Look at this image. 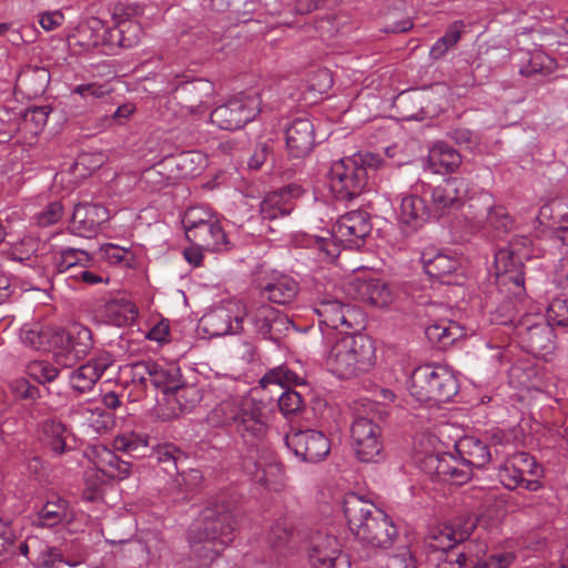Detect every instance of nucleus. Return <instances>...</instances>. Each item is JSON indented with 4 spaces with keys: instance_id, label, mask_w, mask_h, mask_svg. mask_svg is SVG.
Segmentation results:
<instances>
[{
    "instance_id": "27",
    "label": "nucleus",
    "mask_w": 568,
    "mask_h": 568,
    "mask_svg": "<svg viewBox=\"0 0 568 568\" xmlns=\"http://www.w3.org/2000/svg\"><path fill=\"white\" fill-rule=\"evenodd\" d=\"M286 446L304 462L316 463L320 458L318 436L314 430H300L285 436Z\"/></svg>"
},
{
    "instance_id": "64",
    "label": "nucleus",
    "mask_w": 568,
    "mask_h": 568,
    "mask_svg": "<svg viewBox=\"0 0 568 568\" xmlns=\"http://www.w3.org/2000/svg\"><path fill=\"white\" fill-rule=\"evenodd\" d=\"M33 562L40 568H58L63 559L58 548L48 546L39 556L33 558Z\"/></svg>"
},
{
    "instance_id": "25",
    "label": "nucleus",
    "mask_w": 568,
    "mask_h": 568,
    "mask_svg": "<svg viewBox=\"0 0 568 568\" xmlns=\"http://www.w3.org/2000/svg\"><path fill=\"white\" fill-rule=\"evenodd\" d=\"M74 519V513L69 503L60 497L48 500L37 513L32 520L36 529L51 528L59 525H68Z\"/></svg>"
},
{
    "instance_id": "26",
    "label": "nucleus",
    "mask_w": 568,
    "mask_h": 568,
    "mask_svg": "<svg viewBox=\"0 0 568 568\" xmlns=\"http://www.w3.org/2000/svg\"><path fill=\"white\" fill-rule=\"evenodd\" d=\"M456 452L463 463L473 471L474 468H484L491 462L493 454L484 439L474 436H464L455 444Z\"/></svg>"
},
{
    "instance_id": "7",
    "label": "nucleus",
    "mask_w": 568,
    "mask_h": 568,
    "mask_svg": "<svg viewBox=\"0 0 568 568\" xmlns=\"http://www.w3.org/2000/svg\"><path fill=\"white\" fill-rule=\"evenodd\" d=\"M457 390L456 378L444 366L422 365L410 376L409 392L422 403H446Z\"/></svg>"
},
{
    "instance_id": "56",
    "label": "nucleus",
    "mask_w": 568,
    "mask_h": 568,
    "mask_svg": "<svg viewBox=\"0 0 568 568\" xmlns=\"http://www.w3.org/2000/svg\"><path fill=\"white\" fill-rule=\"evenodd\" d=\"M447 136L460 148L469 151H474L480 144V138L475 132L464 126L452 128L447 132Z\"/></svg>"
},
{
    "instance_id": "37",
    "label": "nucleus",
    "mask_w": 568,
    "mask_h": 568,
    "mask_svg": "<svg viewBox=\"0 0 568 568\" xmlns=\"http://www.w3.org/2000/svg\"><path fill=\"white\" fill-rule=\"evenodd\" d=\"M201 398L200 390L195 385H181L178 383L176 388H173L166 396V402L172 405V412L176 415L191 409Z\"/></svg>"
},
{
    "instance_id": "48",
    "label": "nucleus",
    "mask_w": 568,
    "mask_h": 568,
    "mask_svg": "<svg viewBox=\"0 0 568 568\" xmlns=\"http://www.w3.org/2000/svg\"><path fill=\"white\" fill-rule=\"evenodd\" d=\"M514 555L510 552H501L489 556L486 560H477L474 566H466L463 564L437 562V568H507L511 565Z\"/></svg>"
},
{
    "instance_id": "28",
    "label": "nucleus",
    "mask_w": 568,
    "mask_h": 568,
    "mask_svg": "<svg viewBox=\"0 0 568 568\" xmlns=\"http://www.w3.org/2000/svg\"><path fill=\"white\" fill-rule=\"evenodd\" d=\"M41 438L54 454L62 455L71 449L73 436L70 429L60 420L47 419L41 424Z\"/></svg>"
},
{
    "instance_id": "61",
    "label": "nucleus",
    "mask_w": 568,
    "mask_h": 568,
    "mask_svg": "<svg viewBox=\"0 0 568 568\" xmlns=\"http://www.w3.org/2000/svg\"><path fill=\"white\" fill-rule=\"evenodd\" d=\"M53 361L52 363L61 368H69L74 366L79 361L82 359L78 354L74 353L65 343L62 345H52Z\"/></svg>"
},
{
    "instance_id": "30",
    "label": "nucleus",
    "mask_w": 568,
    "mask_h": 568,
    "mask_svg": "<svg viewBox=\"0 0 568 568\" xmlns=\"http://www.w3.org/2000/svg\"><path fill=\"white\" fill-rule=\"evenodd\" d=\"M178 90L184 106L190 112H196L201 106L209 104L214 88L210 81L200 79L184 83Z\"/></svg>"
},
{
    "instance_id": "49",
    "label": "nucleus",
    "mask_w": 568,
    "mask_h": 568,
    "mask_svg": "<svg viewBox=\"0 0 568 568\" xmlns=\"http://www.w3.org/2000/svg\"><path fill=\"white\" fill-rule=\"evenodd\" d=\"M471 546L473 542L469 541L463 546V549L460 548V544H457L453 548H449V550H444L438 554L437 560L438 562H447L450 564L452 561L455 564H463L466 566H474L476 565V560L474 556L471 555Z\"/></svg>"
},
{
    "instance_id": "15",
    "label": "nucleus",
    "mask_w": 568,
    "mask_h": 568,
    "mask_svg": "<svg viewBox=\"0 0 568 568\" xmlns=\"http://www.w3.org/2000/svg\"><path fill=\"white\" fill-rule=\"evenodd\" d=\"M496 280L499 286L513 285V294L525 293V273L523 258L511 248H501L495 254Z\"/></svg>"
},
{
    "instance_id": "46",
    "label": "nucleus",
    "mask_w": 568,
    "mask_h": 568,
    "mask_svg": "<svg viewBox=\"0 0 568 568\" xmlns=\"http://www.w3.org/2000/svg\"><path fill=\"white\" fill-rule=\"evenodd\" d=\"M565 203L562 200L556 199L544 204L538 214L540 224L548 225L556 232L558 225H562L566 214L562 213Z\"/></svg>"
},
{
    "instance_id": "5",
    "label": "nucleus",
    "mask_w": 568,
    "mask_h": 568,
    "mask_svg": "<svg viewBox=\"0 0 568 568\" xmlns=\"http://www.w3.org/2000/svg\"><path fill=\"white\" fill-rule=\"evenodd\" d=\"M439 440L434 435H423L416 445V462L432 478L453 485H463L471 478V470L459 456L435 450Z\"/></svg>"
},
{
    "instance_id": "13",
    "label": "nucleus",
    "mask_w": 568,
    "mask_h": 568,
    "mask_svg": "<svg viewBox=\"0 0 568 568\" xmlns=\"http://www.w3.org/2000/svg\"><path fill=\"white\" fill-rule=\"evenodd\" d=\"M254 333L265 339L277 342L290 329L292 323L278 310L261 304L246 312Z\"/></svg>"
},
{
    "instance_id": "33",
    "label": "nucleus",
    "mask_w": 568,
    "mask_h": 568,
    "mask_svg": "<svg viewBox=\"0 0 568 568\" xmlns=\"http://www.w3.org/2000/svg\"><path fill=\"white\" fill-rule=\"evenodd\" d=\"M59 335L61 336V339L58 341V345L65 343V345L82 358L85 357L92 348V334L85 326L75 324L67 332L59 327Z\"/></svg>"
},
{
    "instance_id": "39",
    "label": "nucleus",
    "mask_w": 568,
    "mask_h": 568,
    "mask_svg": "<svg viewBox=\"0 0 568 568\" xmlns=\"http://www.w3.org/2000/svg\"><path fill=\"white\" fill-rule=\"evenodd\" d=\"M425 334L430 342L439 343L443 346H446L463 336L462 327L456 322L452 321H440L429 325L425 329Z\"/></svg>"
},
{
    "instance_id": "36",
    "label": "nucleus",
    "mask_w": 568,
    "mask_h": 568,
    "mask_svg": "<svg viewBox=\"0 0 568 568\" xmlns=\"http://www.w3.org/2000/svg\"><path fill=\"white\" fill-rule=\"evenodd\" d=\"M322 568H351V560L337 537L327 534L322 538Z\"/></svg>"
},
{
    "instance_id": "62",
    "label": "nucleus",
    "mask_w": 568,
    "mask_h": 568,
    "mask_svg": "<svg viewBox=\"0 0 568 568\" xmlns=\"http://www.w3.org/2000/svg\"><path fill=\"white\" fill-rule=\"evenodd\" d=\"M303 405L302 394L295 390H285L278 398V407L282 414L290 415L297 413Z\"/></svg>"
},
{
    "instance_id": "31",
    "label": "nucleus",
    "mask_w": 568,
    "mask_h": 568,
    "mask_svg": "<svg viewBox=\"0 0 568 568\" xmlns=\"http://www.w3.org/2000/svg\"><path fill=\"white\" fill-rule=\"evenodd\" d=\"M104 321L114 326H124L134 323L138 317L135 304L125 298H114L105 303L102 308Z\"/></svg>"
},
{
    "instance_id": "41",
    "label": "nucleus",
    "mask_w": 568,
    "mask_h": 568,
    "mask_svg": "<svg viewBox=\"0 0 568 568\" xmlns=\"http://www.w3.org/2000/svg\"><path fill=\"white\" fill-rule=\"evenodd\" d=\"M149 445L148 436L136 433H126L119 435L113 440L115 450L130 454L132 456H142Z\"/></svg>"
},
{
    "instance_id": "63",
    "label": "nucleus",
    "mask_w": 568,
    "mask_h": 568,
    "mask_svg": "<svg viewBox=\"0 0 568 568\" xmlns=\"http://www.w3.org/2000/svg\"><path fill=\"white\" fill-rule=\"evenodd\" d=\"M63 214V206L60 202L49 203L41 212L36 215L38 225L50 226L60 221Z\"/></svg>"
},
{
    "instance_id": "42",
    "label": "nucleus",
    "mask_w": 568,
    "mask_h": 568,
    "mask_svg": "<svg viewBox=\"0 0 568 568\" xmlns=\"http://www.w3.org/2000/svg\"><path fill=\"white\" fill-rule=\"evenodd\" d=\"M154 455L156 460L163 465V469L169 474L173 471L180 473L181 465L187 459V457L172 444L159 446Z\"/></svg>"
},
{
    "instance_id": "11",
    "label": "nucleus",
    "mask_w": 568,
    "mask_h": 568,
    "mask_svg": "<svg viewBox=\"0 0 568 568\" xmlns=\"http://www.w3.org/2000/svg\"><path fill=\"white\" fill-rule=\"evenodd\" d=\"M245 315L240 303L227 302L205 314L200 323L210 337H221L241 332Z\"/></svg>"
},
{
    "instance_id": "21",
    "label": "nucleus",
    "mask_w": 568,
    "mask_h": 568,
    "mask_svg": "<svg viewBox=\"0 0 568 568\" xmlns=\"http://www.w3.org/2000/svg\"><path fill=\"white\" fill-rule=\"evenodd\" d=\"M22 344L31 349L49 352L61 339L59 327L42 322H29L20 328Z\"/></svg>"
},
{
    "instance_id": "34",
    "label": "nucleus",
    "mask_w": 568,
    "mask_h": 568,
    "mask_svg": "<svg viewBox=\"0 0 568 568\" xmlns=\"http://www.w3.org/2000/svg\"><path fill=\"white\" fill-rule=\"evenodd\" d=\"M90 262L89 253L80 248L65 247L52 254V268L57 274H62L77 266L87 267Z\"/></svg>"
},
{
    "instance_id": "29",
    "label": "nucleus",
    "mask_w": 568,
    "mask_h": 568,
    "mask_svg": "<svg viewBox=\"0 0 568 568\" xmlns=\"http://www.w3.org/2000/svg\"><path fill=\"white\" fill-rule=\"evenodd\" d=\"M428 162L435 173L447 174L460 166L462 155L446 142H437L429 150Z\"/></svg>"
},
{
    "instance_id": "53",
    "label": "nucleus",
    "mask_w": 568,
    "mask_h": 568,
    "mask_svg": "<svg viewBox=\"0 0 568 568\" xmlns=\"http://www.w3.org/2000/svg\"><path fill=\"white\" fill-rule=\"evenodd\" d=\"M546 320L551 326H568V298H554L547 307Z\"/></svg>"
},
{
    "instance_id": "43",
    "label": "nucleus",
    "mask_w": 568,
    "mask_h": 568,
    "mask_svg": "<svg viewBox=\"0 0 568 568\" xmlns=\"http://www.w3.org/2000/svg\"><path fill=\"white\" fill-rule=\"evenodd\" d=\"M521 463L523 457L513 456L498 469V477L508 489H515L524 484L525 474L518 468Z\"/></svg>"
},
{
    "instance_id": "58",
    "label": "nucleus",
    "mask_w": 568,
    "mask_h": 568,
    "mask_svg": "<svg viewBox=\"0 0 568 568\" xmlns=\"http://www.w3.org/2000/svg\"><path fill=\"white\" fill-rule=\"evenodd\" d=\"M47 547L48 545L39 534H32L21 541L18 547H14V549L16 554L19 552L28 557L30 561H33V558L39 556Z\"/></svg>"
},
{
    "instance_id": "22",
    "label": "nucleus",
    "mask_w": 568,
    "mask_h": 568,
    "mask_svg": "<svg viewBox=\"0 0 568 568\" xmlns=\"http://www.w3.org/2000/svg\"><path fill=\"white\" fill-rule=\"evenodd\" d=\"M186 239L193 245L203 247L209 252H223L231 247L226 233L216 217L206 222L201 227L190 231Z\"/></svg>"
},
{
    "instance_id": "35",
    "label": "nucleus",
    "mask_w": 568,
    "mask_h": 568,
    "mask_svg": "<svg viewBox=\"0 0 568 568\" xmlns=\"http://www.w3.org/2000/svg\"><path fill=\"white\" fill-rule=\"evenodd\" d=\"M298 292V284L290 276L281 275L263 288V294L273 303L287 304Z\"/></svg>"
},
{
    "instance_id": "32",
    "label": "nucleus",
    "mask_w": 568,
    "mask_h": 568,
    "mask_svg": "<svg viewBox=\"0 0 568 568\" xmlns=\"http://www.w3.org/2000/svg\"><path fill=\"white\" fill-rule=\"evenodd\" d=\"M293 210V197L288 189L268 193L261 202L260 212L265 220L288 215Z\"/></svg>"
},
{
    "instance_id": "50",
    "label": "nucleus",
    "mask_w": 568,
    "mask_h": 568,
    "mask_svg": "<svg viewBox=\"0 0 568 568\" xmlns=\"http://www.w3.org/2000/svg\"><path fill=\"white\" fill-rule=\"evenodd\" d=\"M80 33L83 39H87L88 47H102V42L105 41L103 37L106 34V26L101 19L91 17L81 27Z\"/></svg>"
},
{
    "instance_id": "3",
    "label": "nucleus",
    "mask_w": 568,
    "mask_h": 568,
    "mask_svg": "<svg viewBox=\"0 0 568 568\" xmlns=\"http://www.w3.org/2000/svg\"><path fill=\"white\" fill-rule=\"evenodd\" d=\"M235 519L224 506L207 507L187 534L192 556L200 565L214 561L233 539Z\"/></svg>"
},
{
    "instance_id": "8",
    "label": "nucleus",
    "mask_w": 568,
    "mask_h": 568,
    "mask_svg": "<svg viewBox=\"0 0 568 568\" xmlns=\"http://www.w3.org/2000/svg\"><path fill=\"white\" fill-rule=\"evenodd\" d=\"M322 325L332 329L341 328V334L355 328L359 312L344 302V291L339 280H327L322 283Z\"/></svg>"
},
{
    "instance_id": "52",
    "label": "nucleus",
    "mask_w": 568,
    "mask_h": 568,
    "mask_svg": "<svg viewBox=\"0 0 568 568\" xmlns=\"http://www.w3.org/2000/svg\"><path fill=\"white\" fill-rule=\"evenodd\" d=\"M205 164L204 156L199 152H185L176 158V166L183 176H194L200 173Z\"/></svg>"
},
{
    "instance_id": "38",
    "label": "nucleus",
    "mask_w": 568,
    "mask_h": 568,
    "mask_svg": "<svg viewBox=\"0 0 568 568\" xmlns=\"http://www.w3.org/2000/svg\"><path fill=\"white\" fill-rule=\"evenodd\" d=\"M24 374L38 384L47 386L59 377L60 369L47 359H33L26 364Z\"/></svg>"
},
{
    "instance_id": "9",
    "label": "nucleus",
    "mask_w": 568,
    "mask_h": 568,
    "mask_svg": "<svg viewBox=\"0 0 568 568\" xmlns=\"http://www.w3.org/2000/svg\"><path fill=\"white\" fill-rule=\"evenodd\" d=\"M368 183V173L352 158L334 162L327 175V185L336 200L348 201L358 196Z\"/></svg>"
},
{
    "instance_id": "14",
    "label": "nucleus",
    "mask_w": 568,
    "mask_h": 568,
    "mask_svg": "<svg viewBox=\"0 0 568 568\" xmlns=\"http://www.w3.org/2000/svg\"><path fill=\"white\" fill-rule=\"evenodd\" d=\"M476 524L477 519L471 516L457 518L438 531L432 532L426 541L427 548L433 554L449 550L457 544L465 542L476 528Z\"/></svg>"
},
{
    "instance_id": "23",
    "label": "nucleus",
    "mask_w": 568,
    "mask_h": 568,
    "mask_svg": "<svg viewBox=\"0 0 568 568\" xmlns=\"http://www.w3.org/2000/svg\"><path fill=\"white\" fill-rule=\"evenodd\" d=\"M285 136L288 153L294 158H302L308 154L314 148V124L307 118L296 119L287 128Z\"/></svg>"
},
{
    "instance_id": "51",
    "label": "nucleus",
    "mask_w": 568,
    "mask_h": 568,
    "mask_svg": "<svg viewBox=\"0 0 568 568\" xmlns=\"http://www.w3.org/2000/svg\"><path fill=\"white\" fill-rule=\"evenodd\" d=\"M345 241H339L335 236L334 229L324 231L322 229V263H334L339 256Z\"/></svg>"
},
{
    "instance_id": "60",
    "label": "nucleus",
    "mask_w": 568,
    "mask_h": 568,
    "mask_svg": "<svg viewBox=\"0 0 568 568\" xmlns=\"http://www.w3.org/2000/svg\"><path fill=\"white\" fill-rule=\"evenodd\" d=\"M11 392L16 397L28 400H36L40 398V388L32 385L26 377H18L9 385Z\"/></svg>"
},
{
    "instance_id": "6",
    "label": "nucleus",
    "mask_w": 568,
    "mask_h": 568,
    "mask_svg": "<svg viewBox=\"0 0 568 568\" xmlns=\"http://www.w3.org/2000/svg\"><path fill=\"white\" fill-rule=\"evenodd\" d=\"M355 406L356 417L351 427L352 446L362 463H378L383 459L381 428L375 422L377 404L364 400Z\"/></svg>"
},
{
    "instance_id": "20",
    "label": "nucleus",
    "mask_w": 568,
    "mask_h": 568,
    "mask_svg": "<svg viewBox=\"0 0 568 568\" xmlns=\"http://www.w3.org/2000/svg\"><path fill=\"white\" fill-rule=\"evenodd\" d=\"M420 258L424 270L429 277L445 284L456 283L453 277L459 270V262L455 256L429 247L422 253Z\"/></svg>"
},
{
    "instance_id": "18",
    "label": "nucleus",
    "mask_w": 568,
    "mask_h": 568,
    "mask_svg": "<svg viewBox=\"0 0 568 568\" xmlns=\"http://www.w3.org/2000/svg\"><path fill=\"white\" fill-rule=\"evenodd\" d=\"M109 219L106 207L100 204L82 203L74 207L69 227L79 236L92 237L98 233L100 225Z\"/></svg>"
},
{
    "instance_id": "59",
    "label": "nucleus",
    "mask_w": 568,
    "mask_h": 568,
    "mask_svg": "<svg viewBox=\"0 0 568 568\" xmlns=\"http://www.w3.org/2000/svg\"><path fill=\"white\" fill-rule=\"evenodd\" d=\"M552 70V60L541 53L534 54L529 62L521 67L520 74L524 77H531L537 73L546 74Z\"/></svg>"
},
{
    "instance_id": "10",
    "label": "nucleus",
    "mask_w": 568,
    "mask_h": 568,
    "mask_svg": "<svg viewBox=\"0 0 568 568\" xmlns=\"http://www.w3.org/2000/svg\"><path fill=\"white\" fill-rule=\"evenodd\" d=\"M261 101L256 95L240 93L211 113V121L222 130H236L252 121L260 112Z\"/></svg>"
},
{
    "instance_id": "24",
    "label": "nucleus",
    "mask_w": 568,
    "mask_h": 568,
    "mask_svg": "<svg viewBox=\"0 0 568 568\" xmlns=\"http://www.w3.org/2000/svg\"><path fill=\"white\" fill-rule=\"evenodd\" d=\"M433 216L430 209L417 195H407L402 199L398 221L402 231L410 234L420 229Z\"/></svg>"
},
{
    "instance_id": "47",
    "label": "nucleus",
    "mask_w": 568,
    "mask_h": 568,
    "mask_svg": "<svg viewBox=\"0 0 568 568\" xmlns=\"http://www.w3.org/2000/svg\"><path fill=\"white\" fill-rule=\"evenodd\" d=\"M79 413L97 432H105L110 429L113 425L112 414L105 412L103 407L82 406L79 408Z\"/></svg>"
},
{
    "instance_id": "12",
    "label": "nucleus",
    "mask_w": 568,
    "mask_h": 568,
    "mask_svg": "<svg viewBox=\"0 0 568 568\" xmlns=\"http://www.w3.org/2000/svg\"><path fill=\"white\" fill-rule=\"evenodd\" d=\"M469 193V182L462 176L449 178L432 190L433 217L439 219L458 210Z\"/></svg>"
},
{
    "instance_id": "2",
    "label": "nucleus",
    "mask_w": 568,
    "mask_h": 568,
    "mask_svg": "<svg viewBox=\"0 0 568 568\" xmlns=\"http://www.w3.org/2000/svg\"><path fill=\"white\" fill-rule=\"evenodd\" d=\"M332 500L342 506L349 529L361 542L381 549L393 546L398 530L393 519L372 501L355 493L333 496Z\"/></svg>"
},
{
    "instance_id": "19",
    "label": "nucleus",
    "mask_w": 568,
    "mask_h": 568,
    "mask_svg": "<svg viewBox=\"0 0 568 568\" xmlns=\"http://www.w3.org/2000/svg\"><path fill=\"white\" fill-rule=\"evenodd\" d=\"M352 288L356 298L378 308L388 307L394 301L392 286L382 278L356 277L352 282Z\"/></svg>"
},
{
    "instance_id": "16",
    "label": "nucleus",
    "mask_w": 568,
    "mask_h": 568,
    "mask_svg": "<svg viewBox=\"0 0 568 568\" xmlns=\"http://www.w3.org/2000/svg\"><path fill=\"white\" fill-rule=\"evenodd\" d=\"M113 364L110 353L103 352L95 355L88 363L73 369L69 375V385L78 394H85L93 389L103 373Z\"/></svg>"
},
{
    "instance_id": "54",
    "label": "nucleus",
    "mask_w": 568,
    "mask_h": 568,
    "mask_svg": "<svg viewBox=\"0 0 568 568\" xmlns=\"http://www.w3.org/2000/svg\"><path fill=\"white\" fill-rule=\"evenodd\" d=\"M487 223L499 233H507L514 227V220L504 206H494L488 210Z\"/></svg>"
},
{
    "instance_id": "1",
    "label": "nucleus",
    "mask_w": 568,
    "mask_h": 568,
    "mask_svg": "<svg viewBox=\"0 0 568 568\" xmlns=\"http://www.w3.org/2000/svg\"><path fill=\"white\" fill-rule=\"evenodd\" d=\"M271 410L253 397L230 396L217 403L206 415L213 428L232 429L250 448L244 469L267 487L280 483L283 469L266 448L265 440L271 426Z\"/></svg>"
},
{
    "instance_id": "17",
    "label": "nucleus",
    "mask_w": 568,
    "mask_h": 568,
    "mask_svg": "<svg viewBox=\"0 0 568 568\" xmlns=\"http://www.w3.org/2000/svg\"><path fill=\"white\" fill-rule=\"evenodd\" d=\"M535 320V317L523 320L517 326V332L527 352L539 356L551 348L554 332L548 322L541 318Z\"/></svg>"
},
{
    "instance_id": "57",
    "label": "nucleus",
    "mask_w": 568,
    "mask_h": 568,
    "mask_svg": "<svg viewBox=\"0 0 568 568\" xmlns=\"http://www.w3.org/2000/svg\"><path fill=\"white\" fill-rule=\"evenodd\" d=\"M335 223L357 226V234L359 236H367L372 230L369 216L364 211H351L341 216Z\"/></svg>"
},
{
    "instance_id": "4",
    "label": "nucleus",
    "mask_w": 568,
    "mask_h": 568,
    "mask_svg": "<svg viewBox=\"0 0 568 568\" xmlns=\"http://www.w3.org/2000/svg\"><path fill=\"white\" fill-rule=\"evenodd\" d=\"M375 358L372 341L365 335L343 334L325 356L326 369L339 378H351L368 371Z\"/></svg>"
},
{
    "instance_id": "45",
    "label": "nucleus",
    "mask_w": 568,
    "mask_h": 568,
    "mask_svg": "<svg viewBox=\"0 0 568 568\" xmlns=\"http://www.w3.org/2000/svg\"><path fill=\"white\" fill-rule=\"evenodd\" d=\"M270 384L280 385L282 387H291L303 385L304 379L286 366H278L271 369L261 379V385L266 387Z\"/></svg>"
},
{
    "instance_id": "40",
    "label": "nucleus",
    "mask_w": 568,
    "mask_h": 568,
    "mask_svg": "<svg viewBox=\"0 0 568 568\" xmlns=\"http://www.w3.org/2000/svg\"><path fill=\"white\" fill-rule=\"evenodd\" d=\"M113 19L118 23L115 36L119 38L118 41L122 42V48L136 45L142 37L141 24L135 20L121 18L118 13H114Z\"/></svg>"
},
{
    "instance_id": "44",
    "label": "nucleus",
    "mask_w": 568,
    "mask_h": 568,
    "mask_svg": "<svg viewBox=\"0 0 568 568\" xmlns=\"http://www.w3.org/2000/svg\"><path fill=\"white\" fill-rule=\"evenodd\" d=\"M179 368L171 366L164 367L159 363H154L151 383L154 387L163 388V393L168 396L179 383Z\"/></svg>"
},
{
    "instance_id": "55",
    "label": "nucleus",
    "mask_w": 568,
    "mask_h": 568,
    "mask_svg": "<svg viewBox=\"0 0 568 568\" xmlns=\"http://www.w3.org/2000/svg\"><path fill=\"white\" fill-rule=\"evenodd\" d=\"M215 216L207 210L201 206L190 207L184 213L182 224L184 226L185 236L190 231L201 227L206 222L213 220Z\"/></svg>"
}]
</instances>
